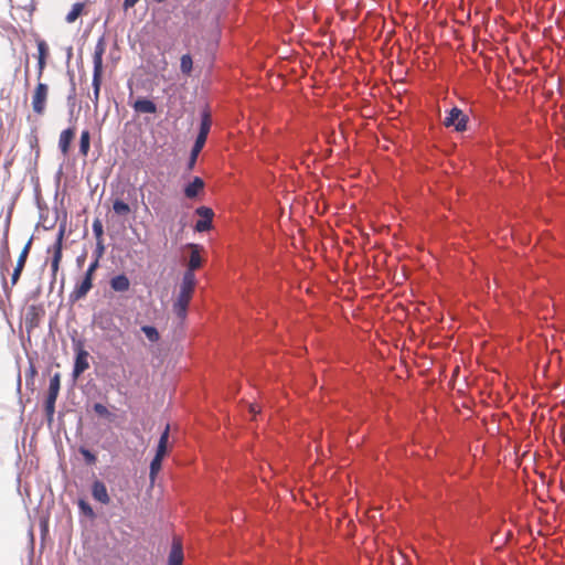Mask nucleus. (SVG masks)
Segmentation results:
<instances>
[{"label": "nucleus", "instance_id": "27", "mask_svg": "<svg viewBox=\"0 0 565 565\" xmlns=\"http://www.w3.org/2000/svg\"><path fill=\"white\" fill-rule=\"evenodd\" d=\"M162 458L156 457L152 459L150 463V479L153 481L161 469Z\"/></svg>", "mask_w": 565, "mask_h": 565}, {"label": "nucleus", "instance_id": "40", "mask_svg": "<svg viewBox=\"0 0 565 565\" xmlns=\"http://www.w3.org/2000/svg\"><path fill=\"white\" fill-rule=\"evenodd\" d=\"M99 328L103 329V330H108L109 329L108 323H104L103 321L99 322Z\"/></svg>", "mask_w": 565, "mask_h": 565}, {"label": "nucleus", "instance_id": "13", "mask_svg": "<svg viewBox=\"0 0 565 565\" xmlns=\"http://www.w3.org/2000/svg\"><path fill=\"white\" fill-rule=\"evenodd\" d=\"M110 288L114 291L125 292L130 288V281L124 274L113 277L109 281Z\"/></svg>", "mask_w": 565, "mask_h": 565}, {"label": "nucleus", "instance_id": "38", "mask_svg": "<svg viewBox=\"0 0 565 565\" xmlns=\"http://www.w3.org/2000/svg\"><path fill=\"white\" fill-rule=\"evenodd\" d=\"M249 412H250L253 415H255V414L259 413V408L257 407V405H255V404H250V405H249Z\"/></svg>", "mask_w": 565, "mask_h": 565}, {"label": "nucleus", "instance_id": "3", "mask_svg": "<svg viewBox=\"0 0 565 565\" xmlns=\"http://www.w3.org/2000/svg\"><path fill=\"white\" fill-rule=\"evenodd\" d=\"M192 290L180 288L179 295L173 302V312L180 319H184L186 317L189 303L193 297Z\"/></svg>", "mask_w": 565, "mask_h": 565}, {"label": "nucleus", "instance_id": "25", "mask_svg": "<svg viewBox=\"0 0 565 565\" xmlns=\"http://www.w3.org/2000/svg\"><path fill=\"white\" fill-rule=\"evenodd\" d=\"M31 244H32V239L30 238L28 241V243L24 245L23 249L21 250V253L18 257V260H17V265H15V266H19V268L20 267L24 268L30 249H31Z\"/></svg>", "mask_w": 565, "mask_h": 565}, {"label": "nucleus", "instance_id": "19", "mask_svg": "<svg viewBox=\"0 0 565 565\" xmlns=\"http://www.w3.org/2000/svg\"><path fill=\"white\" fill-rule=\"evenodd\" d=\"M211 124H212V121H211L210 114L206 111L203 113L201 125H200V131H199V135L196 138L206 140L209 131L211 129Z\"/></svg>", "mask_w": 565, "mask_h": 565}, {"label": "nucleus", "instance_id": "39", "mask_svg": "<svg viewBox=\"0 0 565 565\" xmlns=\"http://www.w3.org/2000/svg\"><path fill=\"white\" fill-rule=\"evenodd\" d=\"M79 505L82 509L87 510L90 514L93 513L92 509L88 505H86L84 501H81Z\"/></svg>", "mask_w": 565, "mask_h": 565}, {"label": "nucleus", "instance_id": "23", "mask_svg": "<svg viewBox=\"0 0 565 565\" xmlns=\"http://www.w3.org/2000/svg\"><path fill=\"white\" fill-rule=\"evenodd\" d=\"M205 141L206 140L204 139L196 138L194 146L191 150L190 167H192L195 163L199 153L201 152L202 148L205 145Z\"/></svg>", "mask_w": 565, "mask_h": 565}, {"label": "nucleus", "instance_id": "9", "mask_svg": "<svg viewBox=\"0 0 565 565\" xmlns=\"http://www.w3.org/2000/svg\"><path fill=\"white\" fill-rule=\"evenodd\" d=\"M75 134H76V131H75L74 127H70L67 129H64L60 134L58 149L63 153V156H67L70 153L71 143H72L74 137H75Z\"/></svg>", "mask_w": 565, "mask_h": 565}, {"label": "nucleus", "instance_id": "32", "mask_svg": "<svg viewBox=\"0 0 565 565\" xmlns=\"http://www.w3.org/2000/svg\"><path fill=\"white\" fill-rule=\"evenodd\" d=\"M81 454L84 456L87 463L93 465L96 461V456L88 449L82 448Z\"/></svg>", "mask_w": 565, "mask_h": 565}, {"label": "nucleus", "instance_id": "5", "mask_svg": "<svg viewBox=\"0 0 565 565\" xmlns=\"http://www.w3.org/2000/svg\"><path fill=\"white\" fill-rule=\"evenodd\" d=\"M88 352L83 348L81 343L76 345V356H75V363L73 369V376L76 379L82 373H84L88 367Z\"/></svg>", "mask_w": 565, "mask_h": 565}, {"label": "nucleus", "instance_id": "28", "mask_svg": "<svg viewBox=\"0 0 565 565\" xmlns=\"http://www.w3.org/2000/svg\"><path fill=\"white\" fill-rule=\"evenodd\" d=\"M93 408H94L95 413L102 417L109 418V419L113 417V414L108 411V408L100 403H95Z\"/></svg>", "mask_w": 565, "mask_h": 565}, {"label": "nucleus", "instance_id": "12", "mask_svg": "<svg viewBox=\"0 0 565 565\" xmlns=\"http://www.w3.org/2000/svg\"><path fill=\"white\" fill-rule=\"evenodd\" d=\"M132 108L138 114H154L157 111L156 104L147 98L137 99L132 104Z\"/></svg>", "mask_w": 565, "mask_h": 565}, {"label": "nucleus", "instance_id": "21", "mask_svg": "<svg viewBox=\"0 0 565 565\" xmlns=\"http://www.w3.org/2000/svg\"><path fill=\"white\" fill-rule=\"evenodd\" d=\"M84 9V3L77 2L75 3L71 11L66 14L65 20L67 23H73L77 20V18L82 14Z\"/></svg>", "mask_w": 565, "mask_h": 565}, {"label": "nucleus", "instance_id": "26", "mask_svg": "<svg viewBox=\"0 0 565 565\" xmlns=\"http://www.w3.org/2000/svg\"><path fill=\"white\" fill-rule=\"evenodd\" d=\"M142 332L146 334L147 339L150 341V342H158L159 339H160V334L158 332V330L152 327V326H143L141 328Z\"/></svg>", "mask_w": 565, "mask_h": 565}, {"label": "nucleus", "instance_id": "24", "mask_svg": "<svg viewBox=\"0 0 565 565\" xmlns=\"http://www.w3.org/2000/svg\"><path fill=\"white\" fill-rule=\"evenodd\" d=\"M193 66V61L190 54H184L180 60V68L183 74L190 75Z\"/></svg>", "mask_w": 565, "mask_h": 565}, {"label": "nucleus", "instance_id": "35", "mask_svg": "<svg viewBox=\"0 0 565 565\" xmlns=\"http://www.w3.org/2000/svg\"><path fill=\"white\" fill-rule=\"evenodd\" d=\"M46 65V60H42L38 57V78L40 79L43 75L44 68Z\"/></svg>", "mask_w": 565, "mask_h": 565}, {"label": "nucleus", "instance_id": "10", "mask_svg": "<svg viewBox=\"0 0 565 565\" xmlns=\"http://www.w3.org/2000/svg\"><path fill=\"white\" fill-rule=\"evenodd\" d=\"M92 495H93L94 500H96L103 504H108L110 502V498L108 495L107 488L99 480H96L93 483Z\"/></svg>", "mask_w": 565, "mask_h": 565}, {"label": "nucleus", "instance_id": "6", "mask_svg": "<svg viewBox=\"0 0 565 565\" xmlns=\"http://www.w3.org/2000/svg\"><path fill=\"white\" fill-rule=\"evenodd\" d=\"M63 231H61L57 235V238L55 241V243L53 244V256H52V260H51V269H52V276L53 278L56 277V274L58 271V268H60V263L62 260V250H63Z\"/></svg>", "mask_w": 565, "mask_h": 565}, {"label": "nucleus", "instance_id": "37", "mask_svg": "<svg viewBox=\"0 0 565 565\" xmlns=\"http://www.w3.org/2000/svg\"><path fill=\"white\" fill-rule=\"evenodd\" d=\"M139 0H124L125 9L132 8Z\"/></svg>", "mask_w": 565, "mask_h": 565}, {"label": "nucleus", "instance_id": "29", "mask_svg": "<svg viewBox=\"0 0 565 565\" xmlns=\"http://www.w3.org/2000/svg\"><path fill=\"white\" fill-rule=\"evenodd\" d=\"M93 232L97 241L103 239L104 230L100 220L96 218L93 222Z\"/></svg>", "mask_w": 565, "mask_h": 565}, {"label": "nucleus", "instance_id": "20", "mask_svg": "<svg viewBox=\"0 0 565 565\" xmlns=\"http://www.w3.org/2000/svg\"><path fill=\"white\" fill-rule=\"evenodd\" d=\"M90 148V134L88 130H83L79 139V153L87 157Z\"/></svg>", "mask_w": 565, "mask_h": 565}, {"label": "nucleus", "instance_id": "18", "mask_svg": "<svg viewBox=\"0 0 565 565\" xmlns=\"http://www.w3.org/2000/svg\"><path fill=\"white\" fill-rule=\"evenodd\" d=\"M195 285H196V279H195L194 270L186 269L183 274L180 288L194 291Z\"/></svg>", "mask_w": 565, "mask_h": 565}, {"label": "nucleus", "instance_id": "15", "mask_svg": "<svg viewBox=\"0 0 565 565\" xmlns=\"http://www.w3.org/2000/svg\"><path fill=\"white\" fill-rule=\"evenodd\" d=\"M61 387V376L58 373H55L50 380L49 392L46 396V401L56 402Z\"/></svg>", "mask_w": 565, "mask_h": 565}, {"label": "nucleus", "instance_id": "2", "mask_svg": "<svg viewBox=\"0 0 565 565\" xmlns=\"http://www.w3.org/2000/svg\"><path fill=\"white\" fill-rule=\"evenodd\" d=\"M49 85L39 82L31 94V107L36 116L42 117L45 114L49 102Z\"/></svg>", "mask_w": 565, "mask_h": 565}, {"label": "nucleus", "instance_id": "11", "mask_svg": "<svg viewBox=\"0 0 565 565\" xmlns=\"http://www.w3.org/2000/svg\"><path fill=\"white\" fill-rule=\"evenodd\" d=\"M183 550L179 540H173L172 547L168 558V565H182Z\"/></svg>", "mask_w": 565, "mask_h": 565}, {"label": "nucleus", "instance_id": "41", "mask_svg": "<svg viewBox=\"0 0 565 565\" xmlns=\"http://www.w3.org/2000/svg\"><path fill=\"white\" fill-rule=\"evenodd\" d=\"M72 92L74 93L75 92V83H74V79L72 78Z\"/></svg>", "mask_w": 565, "mask_h": 565}, {"label": "nucleus", "instance_id": "14", "mask_svg": "<svg viewBox=\"0 0 565 565\" xmlns=\"http://www.w3.org/2000/svg\"><path fill=\"white\" fill-rule=\"evenodd\" d=\"M191 255L188 262V269L195 270L201 267L202 258L200 256V246L196 244L189 245Z\"/></svg>", "mask_w": 565, "mask_h": 565}, {"label": "nucleus", "instance_id": "36", "mask_svg": "<svg viewBox=\"0 0 565 565\" xmlns=\"http://www.w3.org/2000/svg\"><path fill=\"white\" fill-rule=\"evenodd\" d=\"M104 253V245H103V239H99L97 241V256L96 257H100Z\"/></svg>", "mask_w": 565, "mask_h": 565}, {"label": "nucleus", "instance_id": "17", "mask_svg": "<svg viewBox=\"0 0 565 565\" xmlns=\"http://www.w3.org/2000/svg\"><path fill=\"white\" fill-rule=\"evenodd\" d=\"M169 430H170V427H169V425H167L166 429L163 430V433L160 436L157 451H156V457L163 459V457L166 456L167 445H168V440H169Z\"/></svg>", "mask_w": 565, "mask_h": 565}, {"label": "nucleus", "instance_id": "1", "mask_svg": "<svg viewBox=\"0 0 565 565\" xmlns=\"http://www.w3.org/2000/svg\"><path fill=\"white\" fill-rule=\"evenodd\" d=\"M105 51H106L105 39L100 38L95 45V51H94V55H93L94 70H93V82H92V85H93L92 100L94 103L95 108H97L98 102H99L100 86H102V82H103V56L105 54Z\"/></svg>", "mask_w": 565, "mask_h": 565}, {"label": "nucleus", "instance_id": "22", "mask_svg": "<svg viewBox=\"0 0 565 565\" xmlns=\"http://www.w3.org/2000/svg\"><path fill=\"white\" fill-rule=\"evenodd\" d=\"M113 210L114 212L117 214V215H120V216H126L130 213V206L121 201V200H115L114 203H113Z\"/></svg>", "mask_w": 565, "mask_h": 565}, {"label": "nucleus", "instance_id": "4", "mask_svg": "<svg viewBox=\"0 0 565 565\" xmlns=\"http://www.w3.org/2000/svg\"><path fill=\"white\" fill-rule=\"evenodd\" d=\"M468 117L457 107H454L444 120L446 127H455L457 131H465Z\"/></svg>", "mask_w": 565, "mask_h": 565}, {"label": "nucleus", "instance_id": "8", "mask_svg": "<svg viewBox=\"0 0 565 565\" xmlns=\"http://www.w3.org/2000/svg\"><path fill=\"white\" fill-rule=\"evenodd\" d=\"M93 287V277L89 275H84L83 279L75 285V288L71 295L74 300H79L89 292Z\"/></svg>", "mask_w": 565, "mask_h": 565}, {"label": "nucleus", "instance_id": "31", "mask_svg": "<svg viewBox=\"0 0 565 565\" xmlns=\"http://www.w3.org/2000/svg\"><path fill=\"white\" fill-rule=\"evenodd\" d=\"M54 412H55V402L54 401H45V414H46L49 420H51L53 418Z\"/></svg>", "mask_w": 565, "mask_h": 565}, {"label": "nucleus", "instance_id": "7", "mask_svg": "<svg viewBox=\"0 0 565 565\" xmlns=\"http://www.w3.org/2000/svg\"><path fill=\"white\" fill-rule=\"evenodd\" d=\"M196 214L201 217L195 224L198 232H206L212 227V218L214 213L212 209L206 206H200L196 209Z\"/></svg>", "mask_w": 565, "mask_h": 565}, {"label": "nucleus", "instance_id": "34", "mask_svg": "<svg viewBox=\"0 0 565 565\" xmlns=\"http://www.w3.org/2000/svg\"><path fill=\"white\" fill-rule=\"evenodd\" d=\"M98 266H99V258L96 257L95 260L93 263H90V265L88 266L85 274L94 277V274H95L96 269L98 268Z\"/></svg>", "mask_w": 565, "mask_h": 565}, {"label": "nucleus", "instance_id": "16", "mask_svg": "<svg viewBox=\"0 0 565 565\" xmlns=\"http://www.w3.org/2000/svg\"><path fill=\"white\" fill-rule=\"evenodd\" d=\"M203 188H204L203 180L199 177H195L194 180L185 186L184 194L186 198L193 199L198 195V193L200 191L203 190Z\"/></svg>", "mask_w": 565, "mask_h": 565}, {"label": "nucleus", "instance_id": "33", "mask_svg": "<svg viewBox=\"0 0 565 565\" xmlns=\"http://www.w3.org/2000/svg\"><path fill=\"white\" fill-rule=\"evenodd\" d=\"M22 270H23V267H20V268H19V266L14 267V270L11 276V285L12 286L17 285V282L19 281Z\"/></svg>", "mask_w": 565, "mask_h": 565}, {"label": "nucleus", "instance_id": "30", "mask_svg": "<svg viewBox=\"0 0 565 565\" xmlns=\"http://www.w3.org/2000/svg\"><path fill=\"white\" fill-rule=\"evenodd\" d=\"M38 52H39V58L46 60L49 55V47L45 41L40 40L38 41Z\"/></svg>", "mask_w": 565, "mask_h": 565}]
</instances>
